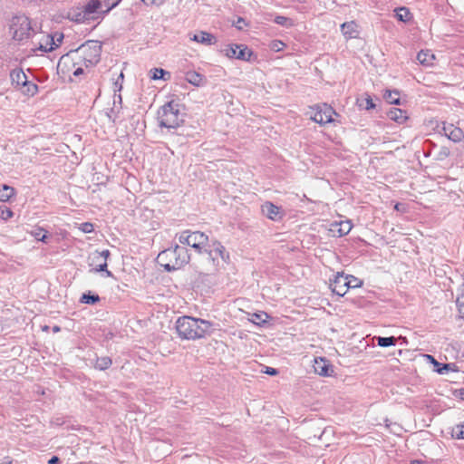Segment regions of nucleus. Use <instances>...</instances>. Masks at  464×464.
<instances>
[{"mask_svg":"<svg viewBox=\"0 0 464 464\" xmlns=\"http://www.w3.org/2000/svg\"><path fill=\"white\" fill-rule=\"evenodd\" d=\"M213 325L210 321L184 315L176 321V331L182 340H197L210 335Z\"/></svg>","mask_w":464,"mask_h":464,"instance_id":"1","label":"nucleus"},{"mask_svg":"<svg viewBox=\"0 0 464 464\" xmlns=\"http://www.w3.org/2000/svg\"><path fill=\"white\" fill-rule=\"evenodd\" d=\"M158 259L160 262L168 261L167 263H161V266L165 271L173 272L187 265L190 260V255L188 248L176 244L174 246L161 251Z\"/></svg>","mask_w":464,"mask_h":464,"instance_id":"2","label":"nucleus"},{"mask_svg":"<svg viewBox=\"0 0 464 464\" xmlns=\"http://www.w3.org/2000/svg\"><path fill=\"white\" fill-rule=\"evenodd\" d=\"M157 118L160 127L167 129H176L184 122L180 113V104L174 101L162 105L158 111Z\"/></svg>","mask_w":464,"mask_h":464,"instance_id":"3","label":"nucleus"},{"mask_svg":"<svg viewBox=\"0 0 464 464\" xmlns=\"http://www.w3.org/2000/svg\"><path fill=\"white\" fill-rule=\"evenodd\" d=\"M9 32L13 39L17 42L27 40L34 34L30 18L24 14H16L12 17Z\"/></svg>","mask_w":464,"mask_h":464,"instance_id":"4","label":"nucleus"},{"mask_svg":"<svg viewBox=\"0 0 464 464\" xmlns=\"http://www.w3.org/2000/svg\"><path fill=\"white\" fill-rule=\"evenodd\" d=\"M80 53L81 58L86 67L96 65L101 59L102 44L98 41L89 40L75 50H71L66 55L71 53Z\"/></svg>","mask_w":464,"mask_h":464,"instance_id":"5","label":"nucleus"},{"mask_svg":"<svg viewBox=\"0 0 464 464\" xmlns=\"http://www.w3.org/2000/svg\"><path fill=\"white\" fill-rule=\"evenodd\" d=\"M177 237L180 244L194 248L198 254H202L209 243L208 236L198 230H184Z\"/></svg>","mask_w":464,"mask_h":464,"instance_id":"6","label":"nucleus"},{"mask_svg":"<svg viewBox=\"0 0 464 464\" xmlns=\"http://www.w3.org/2000/svg\"><path fill=\"white\" fill-rule=\"evenodd\" d=\"M208 255V259L211 262L213 267L217 269L220 263L228 264L230 262L229 253L226 247L218 240H212L208 246L203 250Z\"/></svg>","mask_w":464,"mask_h":464,"instance_id":"7","label":"nucleus"},{"mask_svg":"<svg viewBox=\"0 0 464 464\" xmlns=\"http://www.w3.org/2000/svg\"><path fill=\"white\" fill-rule=\"evenodd\" d=\"M221 52L228 58L250 61L253 52L244 44H228Z\"/></svg>","mask_w":464,"mask_h":464,"instance_id":"8","label":"nucleus"},{"mask_svg":"<svg viewBox=\"0 0 464 464\" xmlns=\"http://www.w3.org/2000/svg\"><path fill=\"white\" fill-rule=\"evenodd\" d=\"M315 112L313 116H311V120L320 125H325L327 123L334 122L333 115L336 114L334 110L324 103L322 105H316L314 108Z\"/></svg>","mask_w":464,"mask_h":464,"instance_id":"9","label":"nucleus"},{"mask_svg":"<svg viewBox=\"0 0 464 464\" xmlns=\"http://www.w3.org/2000/svg\"><path fill=\"white\" fill-rule=\"evenodd\" d=\"M349 285H352V281L343 273H337L334 278L330 280V287L338 296H343L350 288Z\"/></svg>","mask_w":464,"mask_h":464,"instance_id":"10","label":"nucleus"},{"mask_svg":"<svg viewBox=\"0 0 464 464\" xmlns=\"http://www.w3.org/2000/svg\"><path fill=\"white\" fill-rule=\"evenodd\" d=\"M261 212L265 217L273 221H280L285 216L282 208L275 205L271 201H266L261 205Z\"/></svg>","mask_w":464,"mask_h":464,"instance_id":"11","label":"nucleus"},{"mask_svg":"<svg viewBox=\"0 0 464 464\" xmlns=\"http://www.w3.org/2000/svg\"><path fill=\"white\" fill-rule=\"evenodd\" d=\"M102 0H90L85 5L82 6V11L89 17L90 20H96L104 15L98 10L102 7Z\"/></svg>","mask_w":464,"mask_h":464,"instance_id":"12","label":"nucleus"},{"mask_svg":"<svg viewBox=\"0 0 464 464\" xmlns=\"http://www.w3.org/2000/svg\"><path fill=\"white\" fill-rule=\"evenodd\" d=\"M314 370L315 373L321 376H331L334 372L333 366L329 361L322 357L314 359Z\"/></svg>","mask_w":464,"mask_h":464,"instance_id":"13","label":"nucleus"},{"mask_svg":"<svg viewBox=\"0 0 464 464\" xmlns=\"http://www.w3.org/2000/svg\"><path fill=\"white\" fill-rule=\"evenodd\" d=\"M10 79H11L12 85L17 89H20L28 81V78L22 68L13 69L10 72Z\"/></svg>","mask_w":464,"mask_h":464,"instance_id":"14","label":"nucleus"},{"mask_svg":"<svg viewBox=\"0 0 464 464\" xmlns=\"http://www.w3.org/2000/svg\"><path fill=\"white\" fill-rule=\"evenodd\" d=\"M191 40L205 45H213L217 44L216 36L206 31H200L195 34Z\"/></svg>","mask_w":464,"mask_h":464,"instance_id":"15","label":"nucleus"},{"mask_svg":"<svg viewBox=\"0 0 464 464\" xmlns=\"http://www.w3.org/2000/svg\"><path fill=\"white\" fill-rule=\"evenodd\" d=\"M185 79L188 82L197 87L203 86L207 82L206 77L196 71L187 72Z\"/></svg>","mask_w":464,"mask_h":464,"instance_id":"16","label":"nucleus"},{"mask_svg":"<svg viewBox=\"0 0 464 464\" xmlns=\"http://www.w3.org/2000/svg\"><path fill=\"white\" fill-rule=\"evenodd\" d=\"M357 27V24L353 21L345 22L341 25V31L348 39L356 38L358 35Z\"/></svg>","mask_w":464,"mask_h":464,"instance_id":"17","label":"nucleus"},{"mask_svg":"<svg viewBox=\"0 0 464 464\" xmlns=\"http://www.w3.org/2000/svg\"><path fill=\"white\" fill-rule=\"evenodd\" d=\"M387 116L398 123H402L408 119L406 111L399 108H391L387 112Z\"/></svg>","mask_w":464,"mask_h":464,"instance_id":"18","label":"nucleus"},{"mask_svg":"<svg viewBox=\"0 0 464 464\" xmlns=\"http://www.w3.org/2000/svg\"><path fill=\"white\" fill-rule=\"evenodd\" d=\"M383 98L390 104L400 105L401 103L400 99V91L396 89L392 91L385 90Z\"/></svg>","mask_w":464,"mask_h":464,"instance_id":"19","label":"nucleus"},{"mask_svg":"<svg viewBox=\"0 0 464 464\" xmlns=\"http://www.w3.org/2000/svg\"><path fill=\"white\" fill-rule=\"evenodd\" d=\"M394 12L395 17L400 22L406 23L412 18L411 13L410 12V9L408 7L401 6L396 8Z\"/></svg>","mask_w":464,"mask_h":464,"instance_id":"20","label":"nucleus"},{"mask_svg":"<svg viewBox=\"0 0 464 464\" xmlns=\"http://www.w3.org/2000/svg\"><path fill=\"white\" fill-rule=\"evenodd\" d=\"M101 300L99 295L92 293V291H88L83 293L80 298V302L82 304H96Z\"/></svg>","mask_w":464,"mask_h":464,"instance_id":"21","label":"nucleus"},{"mask_svg":"<svg viewBox=\"0 0 464 464\" xmlns=\"http://www.w3.org/2000/svg\"><path fill=\"white\" fill-rule=\"evenodd\" d=\"M449 128L450 129V131L449 132L448 139L453 142H459L464 137L463 130L453 124H450Z\"/></svg>","mask_w":464,"mask_h":464,"instance_id":"22","label":"nucleus"},{"mask_svg":"<svg viewBox=\"0 0 464 464\" xmlns=\"http://www.w3.org/2000/svg\"><path fill=\"white\" fill-rule=\"evenodd\" d=\"M112 364V360L109 356L97 357L94 368L100 371L109 369Z\"/></svg>","mask_w":464,"mask_h":464,"instance_id":"23","label":"nucleus"},{"mask_svg":"<svg viewBox=\"0 0 464 464\" xmlns=\"http://www.w3.org/2000/svg\"><path fill=\"white\" fill-rule=\"evenodd\" d=\"M15 195V189L13 187L4 184L0 189V201L6 202Z\"/></svg>","mask_w":464,"mask_h":464,"instance_id":"24","label":"nucleus"},{"mask_svg":"<svg viewBox=\"0 0 464 464\" xmlns=\"http://www.w3.org/2000/svg\"><path fill=\"white\" fill-rule=\"evenodd\" d=\"M434 59V54L430 53V51L421 50L417 54V60L423 65L431 64V61Z\"/></svg>","mask_w":464,"mask_h":464,"instance_id":"25","label":"nucleus"},{"mask_svg":"<svg viewBox=\"0 0 464 464\" xmlns=\"http://www.w3.org/2000/svg\"><path fill=\"white\" fill-rule=\"evenodd\" d=\"M150 72H151L150 78L152 80L166 81V80L169 79V77H170V72L165 71L162 68H154L150 71Z\"/></svg>","mask_w":464,"mask_h":464,"instance_id":"26","label":"nucleus"},{"mask_svg":"<svg viewBox=\"0 0 464 464\" xmlns=\"http://www.w3.org/2000/svg\"><path fill=\"white\" fill-rule=\"evenodd\" d=\"M434 371L438 372L439 374H446L450 371H457L456 365L454 363H441V362H436V365L434 366Z\"/></svg>","mask_w":464,"mask_h":464,"instance_id":"27","label":"nucleus"},{"mask_svg":"<svg viewBox=\"0 0 464 464\" xmlns=\"http://www.w3.org/2000/svg\"><path fill=\"white\" fill-rule=\"evenodd\" d=\"M270 316L266 312L254 313L251 322L259 326H264Z\"/></svg>","mask_w":464,"mask_h":464,"instance_id":"28","label":"nucleus"},{"mask_svg":"<svg viewBox=\"0 0 464 464\" xmlns=\"http://www.w3.org/2000/svg\"><path fill=\"white\" fill-rule=\"evenodd\" d=\"M68 17L78 24L86 23L90 21L89 17L84 14L82 8L79 11H73V13H70Z\"/></svg>","mask_w":464,"mask_h":464,"instance_id":"29","label":"nucleus"},{"mask_svg":"<svg viewBox=\"0 0 464 464\" xmlns=\"http://www.w3.org/2000/svg\"><path fill=\"white\" fill-rule=\"evenodd\" d=\"M377 344L381 347H390L393 346L397 343V338L395 336L382 337L376 336Z\"/></svg>","mask_w":464,"mask_h":464,"instance_id":"30","label":"nucleus"},{"mask_svg":"<svg viewBox=\"0 0 464 464\" xmlns=\"http://www.w3.org/2000/svg\"><path fill=\"white\" fill-rule=\"evenodd\" d=\"M31 235L38 241L46 243L48 238V231L44 228L38 227L31 231Z\"/></svg>","mask_w":464,"mask_h":464,"instance_id":"31","label":"nucleus"},{"mask_svg":"<svg viewBox=\"0 0 464 464\" xmlns=\"http://www.w3.org/2000/svg\"><path fill=\"white\" fill-rule=\"evenodd\" d=\"M20 89L24 94L27 96H34L38 92V85L33 82L27 81V82Z\"/></svg>","mask_w":464,"mask_h":464,"instance_id":"32","label":"nucleus"},{"mask_svg":"<svg viewBox=\"0 0 464 464\" xmlns=\"http://www.w3.org/2000/svg\"><path fill=\"white\" fill-rule=\"evenodd\" d=\"M451 437L456 440H464V421L452 427Z\"/></svg>","mask_w":464,"mask_h":464,"instance_id":"33","label":"nucleus"},{"mask_svg":"<svg viewBox=\"0 0 464 464\" xmlns=\"http://www.w3.org/2000/svg\"><path fill=\"white\" fill-rule=\"evenodd\" d=\"M358 104L361 108L366 110V111H370V110H372L375 108V103L373 102V100L372 99V97L368 94H366V97L362 99V100H358Z\"/></svg>","mask_w":464,"mask_h":464,"instance_id":"34","label":"nucleus"},{"mask_svg":"<svg viewBox=\"0 0 464 464\" xmlns=\"http://www.w3.org/2000/svg\"><path fill=\"white\" fill-rule=\"evenodd\" d=\"M338 226H339L338 233H339L340 237L347 235L353 227V224H352L351 220L341 221L338 224Z\"/></svg>","mask_w":464,"mask_h":464,"instance_id":"35","label":"nucleus"},{"mask_svg":"<svg viewBox=\"0 0 464 464\" xmlns=\"http://www.w3.org/2000/svg\"><path fill=\"white\" fill-rule=\"evenodd\" d=\"M274 22L276 24L285 26L286 28L291 27L294 24L291 18L284 16V15H276L274 19Z\"/></svg>","mask_w":464,"mask_h":464,"instance_id":"36","label":"nucleus"},{"mask_svg":"<svg viewBox=\"0 0 464 464\" xmlns=\"http://www.w3.org/2000/svg\"><path fill=\"white\" fill-rule=\"evenodd\" d=\"M48 38H49V43H48L49 47H47L46 45L40 44L39 47L37 48L38 50H40L44 53H48V52L53 51L55 48L58 47V44H55L54 37L53 35H49Z\"/></svg>","mask_w":464,"mask_h":464,"instance_id":"37","label":"nucleus"},{"mask_svg":"<svg viewBox=\"0 0 464 464\" xmlns=\"http://www.w3.org/2000/svg\"><path fill=\"white\" fill-rule=\"evenodd\" d=\"M456 304L459 312L464 314V283L460 286V294L457 297Z\"/></svg>","mask_w":464,"mask_h":464,"instance_id":"38","label":"nucleus"},{"mask_svg":"<svg viewBox=\"0 0 464 464\" xmlns=\"http://www.w3.org/2000/svg\"><path fill=\"white\" fill-rule=\"evenodd\" d=\"M122 107H112L109 110V111L106 112V116L108 117L109 121L115 123L116 120L118 119V115L121 111Z\"/></svg>","mask_w":464,"mask_h":464,"instance_id":"39","label":"nucleus"},{"mask_svg":"<svg viewBox=\"0 0 464 464\" xmlns=\"http://www.w3.org/2000/svg\"><path fill=\"white\" fill-rule=\"evenodd\" d=\"M14 216V212L11 210V208L2 206L0 207V218L4 220H8Z\"/></svg>","mask_w":464,"mask_h":464,"instance_id":"40","label":"nucleus"},{"mask_svg":"<svg viewBox=\"0 0 464 464\" xmlns=\"http://www.w3.org/2000/svg\"><path fill=\"white\" fill-rule=\"evenodd\" d=\"M285 47V44L280 40H274L270 44L271 50L275 52L282 51Z\"/></svg>","mask_w":464,"mask_h":464,"instance_id":"41","label":"nucleus"},{"mask_svg":"<svg viewBox=\"0 0 464 464\" xmlns=\"http://www.w3.org/2000/svg\"><path fill=\"white\" fill-rule=\"evenodd\" d=\"M450 154V149L443 146L440 148L438 155H437V160H446Z\"/></svg>","mask_w":464,"mask_h":464,"instance_id":"42","label":"nucleus"},{"mask_svg":"<svg viewBox=\"0 0 464 464\" xmlns=\"http://www.w3.org/2000/svg\"><path fill=\"white\" fill-rule=\"evenodd\" d=\"M107 267H108L107 262H106V261H104L102 264H100V265L95 268V271H96V272H105V273H106V276H107L108 277H113V274H112L111 271H109V270L107 269Z\"/></svg>","mask_w":464,"mask_h":464,"instance_id":"43","label":"nucleus"},{"mask_svg":"<svg viewBox=\"0 0 464 464\" xmlns=\"http://www.w3.org/2000/svg\"><path fill=\"white\" fill-rule=\"evenodd\" d=\"M80 228L83 233H92L94 231V226L91 222L82 223Z\"/></svg>","mask_w":464,"mask_h":464,"instance_id":"44","label":"nucleus"},{"mask_svg":"<svg viewBox=\"0 0 464 464\" xmlns=\"http://www.w3.org/2000/svg\"><path fill=\"white\" fill-rule=\"evenodd\" d=\"M123 78H124V74L123 72H121L117 78V80L114 82V92H116L117 91L120 92L121 89H122V81H123Z\"/></svg>","mask_w":464,"mask_h":464,"instance_id":"45","label":"nucleus"},{"mask_svg":"<svg viewBox=\"0 0 464 464\" xmlns=\"http://www.w3.org/2000/svg\"><path fill=\"white\" fill-rule=\"evenodd\" d=\"M261 372L270 376H276L279 373L277 369L268 366H264V369H262Z\"/></svg>","mask_w":464,"mask_h":464,"instance_id":"46","label":"nucleus"},{"mask_svg":"<svg viewBox=\"0 0 464 464\" xmlns=\"http://www.w3.org/2000/svg\"><path fill=\"white\" fill-rule=\"evenodd\" d=\"M233 25L238 29V30H243V27L244 26H246L247 25V23L246 22V20L243 18V17H237V22L233 23Z\"/></svg>","mask_w":464,"mask_h":464,"instance_id":"47","label":"nucleus"},{"mask_svg":"<svg viewBox=\"0 0 464 464\" xmlns=\"http://www.w3.org/2000/svg\"><path fill=\"white\" fill-rule=\"evenodd\" d=\"M350 280L352 281V285H349L350 288L360 287L362 285V281L353 276H348Z\"/></svg>","mask_w":464,"mask_h":464,"instance_id":"48","label":"nucleus"},{"mask_svg":"<svg viewBox=\"0 0 464 464\" xmlns=\"http://www.w3.org/2000/svg\"><path fill=\"white\" fill-rule=\"evenodd\" d=\"M114 1L115 0H102V5H104L106 7V9L104 11H102V14L103 15L107 14L112 9L110 6L111 5V3Z\"/></svg>","mask_w":464,"mask_h":464,"instance_id":"49","label":"nucleus"},{"mask_svg":"<svg viewBox=\"0 0 464 464\" xmlns=\"http://www.w3.org/2000/svg\"><path fill=\"white\" fill-rule=\"evenodd\" d=\"M143 2L146 5H163L166 0H140Z\"/></svg>","mask_w":464,"mask_h":464,"instance_id":"50","label":"nucleus"},{"mask_svg":"<svg viewBox=\"0 0 464 464\" xmlns=\"http://www.w3.org/2000/svg\"><path fill=\"white\" fill-rule=\"evenodd\" d=\"M121 103H122V97L121 94H114V98H113V106L114 107H121Z\"/></svg>","mask_w":464,"mask_h":464,"instance_id":"51","label":"nucleus"},{"mask_svg":"<svg viewBox=\"0 0 464 464\" xmlns=\"http://www.w3.org/2000/svg\"><path fill=\"white\" fill-rule=\"evenodd\" d=\"M54 42L58 44V46L62 44L63 40V33H56L54 35Z\"/></svg>","mask_w":464,"mask_h":464,"instance_id":"52","label":"nucleus"},{"mask_svg":"<svg viewBox=\"0 0 464 464\" xmlns=\"http://www.w3.org/2000/svg\"><path fill=\"white\" fill-rule=\"evenodd\" d=\"M110 256H111V252L108 249L102 250L100 253V256L103 257L104 261H106V262H107V259L110 257Z\"/></svg>","mask_w":464,"mask_h":464,"instance_id":"53","label":"nucleus"},{"mask_svg":"<svg viewBox=\"0 0 464 464\" xmlns=\"http://www.w3.org/2000/svg\"><path fill=\"white\" fill-rule=\"evenodd\" d=\"M450 124V123L447 124L443 122L442 131L447 138L449 137V132L450 131V129L449 128Z\"/></svg>","mask_w":464,"mask_h":464,"instance_id":"54","label":"nucleus"},{"mask_svg":"<svg viewBox=\"0 0 464 464\" xmlns=\"http://www.w3.org/2000/svg\"><path fill=\"white\" fill-rule=\"evenodd\" d=\"M61 459L58 456H53L49 460L48 464H59Z\"/></svg>","mask_w":464,"mask_h":464,"instance_id":"55","label":"nucleus"},{"mask_svg":"<svg viewBox=\"0 0 464 464\" xmlns=\"http://www.w3.org/2000/svg\"><path fill=\"white\" fill-rule=\"evenodd\" d=\"M455 394L459 399L464 400V388L456 390Z\"/></svg>","mask_w":464,"mask_h":464,"instance_id":"56","label":"nucleus"},{"mask_svg":"<svg viewBox=\"0 0 464 464\" xmlns=\"http://www.w3.org/2000/svg\"><path fill=\"white\" fill-rule=\"evenodd\" d=\"M424 356L434 366L436 365V362H438V361L430 354H425Z\"/></svg>","mask_w":464,"mask_h":464,"instance_id":"57","label":"nucleus"},{"mask_svg":"<svg viewBox=\"0 0 464 464\" xmlns=\"http://www.w3.org/2000/svg\"><path fill=\"white\" fill-rule=\"evenodd\" d=\"M83 73V69L81 68V67H78L74 72H73V75L74 76H80Z\"/></svg>","mask_w":464,"mask_h":464,"instance_id":"58","label":"nucleus"},{"mask_svg":"<svg viewBox=\"0 0 464 464\" xmlns=\"http://www.w3.org/2000/svg\"><path fill=\"white\" fill-rule=\"evenodd\" d=\"M411 464H427L425 461L423 460H420V459H414L411 461Z\"/></svg>","mask_w":464,"mask_h":464,"instance_id":"59","label":"nucleus"},{"mask_svg":"<svg viewBox=\"0 0 464 464\" xmlns=\"http://www.w3.org/2000/svg\"><path fill=\"white\" fill-rule=\"evenodd\" d=\"M121 0H115L114 2L111 3V5L110 7L111 8L116 7L121 3Z\"/></svg>","mask_w":464,"mask_h":464,"instance_id":"60","label":"nucleus"},{"mask_svg":"<svg viewBox=\"0 0 464 464\" xmlns=\"http://www.w3.org/2000/svg\"><path fill=\"white\" fill-rule=\"evenodd\" d=\"M425 143L429 144L430 147H436V144H435V143H433V142H432L431 140H427L425 141Z\"/></svg>","mask_w":464,"mask_h":464,"instance_id":"61","label":"nucleus"},{"mask_svg":"<svg viewBox=\"0 0 464 464\" xmlns=\"http://www.w3.org/2000/svg\"><path fill=\"white\" fill-rule=\"evenodd\" d=\"M60 331V327L59 326H54L53 327V332H58Z\"/></svg>","mask_w":464,"mask_h":464,"instance_id":"62","label":"nucleus"},{"mask_svg":"<svg viewBox=\"0 0 464 464\" xmlns=\"http://www.w3.org/2000/svg\"><path fill=\"white\" fill-rule=\"evenodd\" d=\"M5 464H13V460H6L5 461Z\"/></svg>","mask_w":464,"mask_h":464,"instance_id":"63","label":"nucleus"},{"mask_svg":"<svg viewBox=\"0 0 464 464\" xmlns=\"http://www.w3.org/2000/svg\"><path fill=\"white\" fill-rule=\"evenodd\" d=\"M399 206H400V203H397V204L395 205V207H394V208H395V209L399 210V209H400V207H399Z\"/></svg>","mask_w":464,"mask_h":464,"instance_id":"64","label":"nucleus"}]
</instances>
